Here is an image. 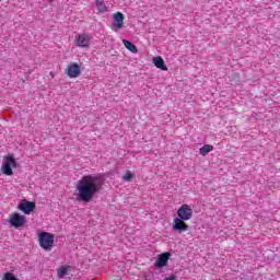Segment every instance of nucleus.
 <instances>
[{
  "label": "nucleus",
  "instance_id": "0eeeda50",
  "mask_svg": "<svg viewBox=\"0 0 280 280\" xmlns=\"http://www.w3.org/2000/svg\"><path fill=\"white\" fill-rule=\"evenodd\" d=\"M114 22L112 24V30L114 32H119L121 27H124V13L121 12H116L113 15Z\"/></svg>",
  "mask_w": 280,
  "mask_h": 280
},
{
  "label": "nucleus",
  "instance_id": "f257e3e1",
  "mask_svg": "<svg viewBox=\"0 0 280 280\" xmlns=\"http://www.w3.org/2000/svg\"><path fill=\"white\" fill-rule=\"evenodd\" d=\"M106 183L104 176H83L75 184V196L81 202H91L102 191Z\"/></svg>",
  "mask_w": 280,
  "mask_h": 280
},
{
  "label": "nucleus",
  "instance_id": "1a4fd4ad",
  "mask_svg": "<svg viewBox=\"0 0 280 280\" xmlns=\"http://www.w3.org/2000/svg\"><path fill=\"white\" fill-rule=\"evenodd\" d=\"M16 166V161L13 158H8L5 163L2 165V172L7 176H12V167Z\"/></svg>",
  "mask_w": 280,
  "mask_h": 280
},
{
  "label": "nucleus",
  "instance_id": "9b49d317",
  "mask_svg": "<svg viewBox=\"0 0 280 280\" xmlns=\"http://www.w3.org/2000/svg\"><path fill=\"white\" fill-rule=\"evenodd\" d=\"M167 261H170V253H162L154 264L155 268H165V266H167Z\"/></svg>",
  "mask_w": 280,
  "mask_h": 280
},
{
  "label": "nucleus",
  "instance_id": "9d476101",
  "mask_svg": "<svg viewBox=\"0 0 280 280\" xmlns=\"http://www.w3.org/2000/svg\"><path fill=\"white\" fill-rule=\"evenodd\" d=\"M80 73H82V69H80V65L71 63L70 66H68L67 75L69 78H78V75H80Z\"/></svg>",
  "mask_w": 280,
  "mask_h": 280
},
{
  "label": "nucleus",
  "instance_id": "dca6fc26",
  "mask_svg": "<svg viewBox=\"0 0 280 280\" xmlns=\"http://www.w3.org/2000/svg\"><path fill=\"white\" fill-rule=\"evenodd\" d=\"M96 8L102 14L108 12V7H106V3H104L102 0H96Z\"/></svg>",
  "mask_w": 280,
  "mask_h": 280
},
{
  "label": "nucleus",
  "instance_id": "39448f33",
  "mask_svg": "<svg viewBox=\"0 0 280 280\" xmlns=\"http://www.w3.org/2000/svg\"><path fill=\"white\" fill-rule=\"evenodd\" d=\"M74 44L81 49H89L91 47V35L86 33L79 34L74 39Z\"/></svg>",
  "mask_w": 280,
  "mask_h": 280
},
{
  "label": "nucleus",
  "instance_id": "4468645a",
  "mask_svg": "<svg viewBox=\"0 0 280 280\" xmlns=\"http://www.w3.org/2000/svg\"><path fill=\"white\" fill-rule=\"evenodd\" d=\"M71 269V266L67 265V266H62L57 270V277L59 279H62L67 272H69V270Z\"/></svg>",
  "mask_w": 280,
  "mask_h": 280
},
{
  "label": "nucleus",
  "instance_id": "2eb2a0df",
  "mask_svg": "<svg viewBox=\"0 0 280 280\" xmlns=\"http://www.w3.org/2000/svg\"><path fill=\"white\" fill-rule=\"evenodd\" d=\"M209 152H213V145L211 144H205L202 148L199 149V154H201V156H207Z\"/></svg>",
  "mask_w": 280,
  "mask_h": 280
},
{
  "label": "nucleus",
  "instance_id": "a211bd4d",
  "mask_svg": "<svg viewBox=\"0 0 280 280\" xmlns=\"http://www.w3.org/2000/svg\"><path fill=\"white\" fill-rule=\"evenodd\" d=\"M122 180H125V183H130L132 182V176H124Z\"/></svg>",
  "mask_w": 280,
  "mask_h": 280
},
{
  "label": "nucleus",
  "instance_id": "423d86ee",
  "mask_svg": "<svg viewBox=\"0 0 280 280\" xmlns=\"http://www.w3.org/2000/svg\"><path fill=\"white\" fill-rule=\"evenodd\" d=\"M18 209L25 215H30L34 211V209H36V203L34 201H28L26 199H23L19 203Z\"/></svg>",
  "mask_w": 280,
  "mask_h": 280
},
{
  "label": "nucleus",
  "instance_id": "f03ea898",
  "mask_svg": "<svg viewBox=\"0 0 280 280\" xmlns=\"http://www.w3.org/2000/svg\"><path fill=\"white\" fill-rule=\"evenodd\" d=\"M54 240H56V236L49 232L38 234V243L43 250H51L54 248Z\"/></svg>",
  "mask_w": 280,
  "mask_h": 280
},
{
  "label": "nucleus",
  "instance_id": "20e7f679",
  "mask_svg": "<svg viewBox=\"0 0 280 280\" xmlns=\"http://www.w3.org/2000/svg\"><path fill=\"white\" fill-rule=\"evenodd\" d=\"M177 217L187 222L194 218V209H191V206L184 203L178 208Z\"/></svg>",
  "mask_w": 280,
  "mask_h": 280
},
{
  "label": "nucleus",
  "instance_id": "ddd939ff",
  "mask_svg": "<svg viewBox=\"0 0 280 280\" xmlns=\"http://www.w3.org/2000/svg\"><path fill=\"white\" fill-rule=\"evenodd\" d=\"M122 44L125 45L126 49L131 51V54H137V46H135V44H132L130 40L122 39Z\"/></svg>",
  "mask_w": 280,
  "mask_h": 280
},
{
  "label": "nucleus",
  "instance_id": "aec40b11",
  "mask_svg": "<svg viewBox=\"0 0 280 280\" xmlns=\"http://www.w3.org/2000/svg\"><path fill=\"white\" fill-rule=\"evenodd\" d=\"M125 176H132V174L131 173H127Z\"/></svg>",
  "mask_w": 280,
  "mask_h": 280
},
{
  "label": "nucleus",
  "instance_id": "7ed1b4c3",
  "mask_svg": "<svg viewBox=\"0 0 280 280\" xmlns=\"http://www.w3.org/2000/svg\"><path fill=\"white\" fill-rule=\"evenodd\" d=\"M25 222H27V219H25V215L19 212L9 215V224H11L13 229H21L25 226Z\"/></svg>",
  "mask_w": 280,
  "mask_h": 280
},
{
  "label": "nucleus",
  "instance_id": "f3484780",
  "mask_svg": "<svg viewBox=\"0 0 280 280\" xmlns=\"http://www.w3.org/2000/svg\"><path fill=\"white\" fill-rule=\"evenodd\" d=\"M3 280H19V279L16 278V276H14V273H12V272H7V273L4 275V277H3Z\"/></svg>",
  "mask_w": 280,
  "mask_h": 280
},
{
  "label": "nucleus",
  "instance_id": "6e6552de",
  "mask_svg": "<svg viewBox=\"0 0 280 280\" xmlns=\"http://www.w3.org/2000/svg\"><path fill=\"white\" fill-rule=\"evenodd\" d=\"M173 231H180L182 233H185L189 231V225H187L184 219L176 218L173 221Z\"/></svg>",
  "mask_w": 280,
  "mask_h": 280
},
{
  "label": "nucleus",
  "instance_id": "f8f14e48",
  "mask_svg": "<svg viewBox=\"0 0 280 280\" xmlns=\"http://www.w3.org/2000/svg\"><path fill=\"white\" fill-rule=\"evenodd\" d=\"M153 65L158 69H161L162 71H167V66H165V60H163V58L161 56L153 58Z\"/></svg>",
  "mask_w": 280,
  "mask_h": 280
},
{
  "label": "nucleus",
  "instance_id": "6ab92c4d",
  "mask_svg": "<svg viewBox=\"0 0 280 280\" xmlns=\"http://www.w3.org/2000/svg\"><path fill=\"white\" fill-rule=\"evenodd\" d=\"M165 280H176V276L172 275V276L167 277Z\"/></svg>",
  "mask_w": 280,
  "mask_h": 280
}]
</instances>
